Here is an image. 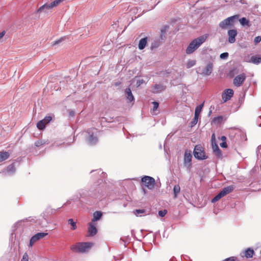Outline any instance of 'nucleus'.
I'll return each instance as SVG.
<instances>
[{
	"mask_svg": "<svg viewBox=\"0 0 261 261\" xmlns=\"http://www.w3.org/2000/svg\"><path fill=\"white\" fill-rule=\"evenodd\" d=\"M66 0H54L50 2H48L40 7L36 11V15H48L50 14L54 9L61 5Z\"/></svg>",
	"mask_w": 261,
	"mask_h": 261,
	"instance_id": "nucleus-1",
	"label": "nucleus"
},
{
	"mask_svg": "<svg viewBox=\"0 0 261 261\" xmlns=\"http://www.w3.org/2000/svg\"><path fill=\"white\" fill-rule=\"evenodd\" d=\"M207 34L201 36L191 42L188 46L186 52L188 55L193 53L206 40Z\"/></svg>",
	"mask_w": 261,
	"mask_h": 261,
	"instance_id": "nucleus-2",
	"label": "nucleus"
},
{
	"mask_svg": "<svg viewBox=\"0 0 261 261\" xmlns=\"http://www.w3.org/2000/svg\"><path fill=\"white\" fill-rule=\"evenodd\" d=\"M92 245L93 244L90 242L77 243L72 246L71 249L75 252L84 253L88 251Z\"/></svg>",
	"mask_w": 261,
	"mask_h": 261,
	"instance_id": "nucleus-3",
	"label": "nucleus"
},
{
	"mask_svg": "<svg viewBox=\"0 0 261 261\" xmlns=\"http://www.w3.org/2000/svg\"><path fill=\"white\" fill-rule=\"evenodd\" d=\"M234 186L233 185L225 187L223 190L218 193L212 200V202H215L220 200L227 194L231 193L234 189Z\"/></svg>",
	"mask_w": 261,
	"mask_h": 261,
	"instance_id": "nucleus-4",
	"label": "nucleus"
},
{
	"mask_svg": "<svg viewBox=\"0 0 261 261\" xmlns=\"http://www.w3.org/2000/svg\"><path fill=\"white\" fill-rule=\"evenodd\" d=\"M97 129L95 128H92L88 130V137L87 138V141L91 145H95L98 141L96 133Z\"/></svg>",
	"mask_w": 261,
	"mask_h": 261,
	"instance_id": "nucleus-5",
	"label": "nucleus"
},
{
	"mask_svg": "<svg viewBox=\"0 0 261 261\" xmlns=\"http://www.w3.org/2000/svg\"><path fill=\"white\" fill-rule=\"evenodd\" d=\"M193 153L195 158L198 160H204L207 158L205 154L203 148L200 145H196L195 147Z\"/></svg>",
	"mask_w": 261,
	"mask_h": 261,
	"instance_id": "nucleus-6",
	"label": "nucleus"
},
{
	"mask_svg": "<svg viewBox=\"0 0 261 261\" xmlns=\"http://www.w3.org/2000/svg\"><path fill=\"white\" fill-rule=\"evenodd\" d=\"M142 182L145 187L150 190L154 188L155 184L154 179L153 177L148 176H145L143 177L142 178Z\"/></svg>",
	"mask_w": 261,
	"mask_h": 261,
	"instance_id": "nucleus-7",
	"label": "nucleus"
},
{
	"mask_svg": "<svg viewBox=\"0 0 261 261\" xmlns=\"http://www.w3.org/2000/svg\"><path fill=\"white\" fill-rule=\"evenodd\" d=\"M192 155L191 151L186 150L184 154V164L187 169L189 170L192 165Z\"/></svg>",
	"mask_w": 261,
	"mask_h": 261,
	"instance_id": "nucleus-8",
	"label": "nucleus"
},
{
	"mask_svg": "<svg viewBox=\"0 0 261 261\" xmlns=\"http://www.w3.org/2000/svg\"><path fill=\"white\" fill-rule=\"evenodd\" d=\"M236 17H227L219 23V27L222 29H226L233 25L234 18Z\"/></svg>",
	"mask_w": 261,
	"mask_h": 261,
	"instance_id": "nucleus-9",
	"label": "nucleus"
},
{
	"mask_svg": "<svg viewBox=\"0 0 261 261\" xmlns=\"http://www.w3.org/2000/svg\"><path fill=\"white\" fill-rule=\"evenodd\" d=\"M246 78V76L245 73H243L240 74L234 77L233 81V84L237 87H240L245 81Z\"/></svg>",
	"mask_w": 261,
	"mask_h": 261,
	"instance_id": "nucleus-10",
	"label": "nucleus"
},
{
	"mask_svg": "<svg viewBox=\"0 0 261 261\" xmlns=\"http://www.w3.org/2000/svg\"><path fill=\"white\" fill-rule=\"evenodd\" d=\"M53 119L51 116H47L43 119L38 122L37 124V128L40 130L44 129L45 125L50 122Z\"/></svg>",
	"mask_w": 261,
	"mask_h": 261,
	"instance_id": "nucleus-11",
	"label": "nucleus"
},
{
	"mask_svg": "<svg viewBox=\"0 0 261 261\" xmlns=\"http://www.w3.org/2000/svg\"><path fill=\"white\" fill-rule=\"evenodd\" d=\"M48 234L45 232H39L33 236L30 239L29 247H32L33 244L37 241L42 239Z\"/></svg>",
	"mask_w": 261,
	"mask_h": 261,
	"instance_id": "nucleus-12",
	"label": "nucleus"
},
{
	"mask_svg": "<svg viewBox=\"0 0 261 261\" xmlns=\"http://www.w3.org/2000/svg\"><path fill=\"white\" fill-rule=\"evenodd\" d=\"M233 95V91L231 89H226L222 94V98L224 102L229 100Z\"/></svg>",
	"mask_w": 261,
	"mask_h": 261,
	"instance_id": "nucleus-13",
	"label": "nucleus"
},
{
	"mask_svg": "<svg viewBox=\"0 0 261 261\" xmlns=\"http://www.w3.org/2000/svg\"><path fill=\"white\" fill-rule=\"evenodd\" d=\"M237 31L235 29L229 30L228 31V41L230 43H233L236 41V37L237 35Z\"/></svg>",
	"mask_w": 261,
	"mask_h": 261,
	"instance_id": "nucleus-14",
	"label": "nucleus"
},
{
	"mask_svg": "<svg viewBox=\"0 0 261 261\" xmlns=\"http://www.w3.org/2000/svg\"><path fill=\"white\" fill-rule=\"evenodd\" d=\"M166 88V86L163 84H155L152 87V92L154 93H159L164 91Z\"/></svg>",
	"mask_w": 261,
	"mask_h": 261,
	"instance_id": "nucleus-15",
	"label": "nucleus"
},
{
	"mask_svg": "<svg viewBox=\"0 0 261 261\" xmlns=\"http://www.w3.org/2000/svg\"><path fill=\"white\" fill-rule=\"evenodd\" d=\"M213 69V64L211 62H209L203 68L201 73L204 75H209L212 73Z\"/></svg>",
	"mask_w": 261,
	"mask_h": 261,
	"instance_id": "nucleus-16",
	"label": "nucleus"
},
{
	"mask_svg": "<svg viewBox=\"0 0 261 261\" xmlns=\"http://www.w3.org/2000/svg\"><path fill=\"white\" fill-rule=\"evenodd\" d=\"M212 146L215 155L218 158L221 159L222 158V152L216 143L213 142V145H212Z\"/></svg>",
	"mask_w": 261,
	"mask_h": 261,
	"instance_id": "nucleus-17",
	"label": "nucleus"
},
{
	"mask_svg": "<svg viewBox=\"0 0 261 261\" xmlns=\"http://www.w3.org/2000/svg\"><path fill=\"white\" fill-rule=\"evenodd\" d=\"M96 223L90 222L89 223L88 233L89 236H94L97 233V229L96 228Z\"/></svg>",
	"mask_w": 261,
	"mask_h": 261,
	"instance_id": "nucleus-18",
	"label": "nucleus"
},
{
	"mask_svg": "<svg viewBox=\"0 0 261 261\" xmlns=\"http://www.w3.org/2000/svg\"><path fill=\"white\" fill-rule=\"evenodd\" d=\"M102 216V213L100 211H96L93 213V218L91 222L95 223V222L100 220Z\"/></svg>",
	"mask_w": 261,
	"mask_h": 261,
	"instance_id": "nucleus-19",
	"label": "nucleus"
},
{
	"mask_svg": "<svg viewBox=\"0 0 261 261\" xmlns=\"http://www.w3.org/2000/svg\"><path fill=\"white\" fill-rule=\"evenodd\" d=\"M243 255L245 257H246L247 258H249L251 257H252L254 252V250L251 248H248L247 250H246L245 251H244L243 253Z\"/></svg>",
	"mask_w": 261,
	"mask_h": 261,
	"instance_id": "nucleus-20",
	"label": "nucleus"
},
{
	"mask_svg": "<svg viewBox=\"0 0 261 261\" xmlns=\"http://www.w3.org/2000/svg\"><path fill=\"white\" fill-rule=\"evenodd\" d=\"M147 40H148L147 37H145V38H142L140 40L139 44H138V48L139 49L142 50L145 47V46L147 44Z\"/></svg>",
	"mask_w": 261,
	"mask_h": 261,
	"instance_id": "nucleus-21",
	"label": "nucleus"
},
{
	"mask_svg": "<svg viewBox=\"0 0 261 261\" xmlns=\"http://www.w3.org/2000/svg\"><path fill=\"white\" fill-rule=\"evenodd\" d=\"M125 92L126 95V98L129 102H131L134 100V96L130 88H126L125 89Z\"/></svg>",
	"mask_w": 261,
	"mask_h": 261,
	"instance_id": "nucleus-22",
	"label": "nucleus"
},
{
	"mask_svg": "<svg viewBox=\"0 0 261 261\" xmlns=\"http://www.w3.org/2000/svg\"><path fill=\"white\" fill-rule=\"evenodd\" d=\"M10 154L7 151L0 152V163L9 158Z\"/></svg>",
	"mask_w": 261,
	"mask_h": 261,
	"instance_id": "nucleus-23",
	"label": "nucleus"
},
{
	"mask_svg": "<svg viewBox=\"0 0 261 261\" xmlns=\"http://www.w3.org/2000/svg\"><path fill=\"white\" fill-rule=\"evenodd\" d=\"M239 21L241 24L244 27H249L251 25L249 20L246 19V17H242L239 19Z\"/></svg>",
	"mask_w": 261,
	"mask_h": 261,
	"instance_id": "nucleus-24",
	"label": "nucleus"
},
{
	"mask_svg": "<svg viewBox=\"0 0 261 261\" xmlns=\"http://www.w3.org/2000/svg\"><path fill=\"white\" fill-rule=\"evenodd\" d=\"M168 29L167 25H164L161 30L160 38L161 40H163L165 37V34Z\"/></svg>",
	"mask_w": 261,
	"mask_h": 261,
	"instance_id": "nucleus-25",
	"label": "nucleus"
},
{
	"mask_svg": "<svg viewBox=\"0 0 261 261\" xmlns=\"http://www.w3.org/2000/svg\"><path fill=\"white\" fill-rule=\"evenodd\" d=\"M133 213L136 216H140L141 217L143 215H145L146 211L144 209L136 210L134 211Z\"/></svg>",
	"mask_w": 261,
	"mask_h": 261,
	"instance_id": "nucleus-26",
	"label": "nucleus"
},
{
	"mask_svg": "<svg viewBox=\"0 0 261 261\" xmlns=\"http://www.w3.org/2000/svg\"><path fill=\"white\" fill-rule=\"evenodd\" d=\"M203 107V103H202L199 106H198L196 108L195 111V116H196V117H199V116L201 112Z\"/></svg>",
	"mask_w": 261,
	"mask_h": 261,
	"instance_id": "nucleus-27",
	"label": "nucleus"
},
{
	"mask_svg": "<svg viewBox=\"0 0 261 261\" xmlns=\"http://www.w3.org/2000/svg\"><path fill=\"white\" fill-rule=\"evenodd\" d=\"M180 188L178 185H176L173 188V192L174 194V198H176L177 197V195L180 193Z\"/></svg>",
	"mask_w": 261,
	"mask_h": 261,
	"instance_id": "nucleus-28",
	"label": "nucleus"
},
{
	"mask_svg": "<svg viewBox=\"0 0 261 261\" xmlns=\"http://www.w3.org/2000/svg\"><path fill=\"white\" fill-rule=\"evenodd\" d=\"M251 62L254 64H259L261 63V57L252 56L251 58Z\"/></svg>",
	"mask_w": 261,
	"mask_h": 261,
	"instance_id": "nucleus-29",
	"label": "nucleus"
},
{
	"mask_svg": "<svg viewBox=\"0 0 261 261\" xmlns=\"http://www.w3.org/2000/svg\"><path fill=\"white\" fill-rule=\"evenodd\" d=\"M222 119H223V118L222 116H218V117H215L214 118H213V119L212 121V123L215 124H219L222 121Z\"/></svg>",
	"mask_w": 261,
	"mask_h": 261,
	"instance_id": "nucleus-30",
	"label": "nucleus"
},
{
	"mask_svg": "<svg viewBox=\"0 0 261 261\" xmlns=\"http://www.w3.org/2000/svg\"><path fill=\"white\" fill-rule=\"evenodd\" d=\"M196 64V61L194 60H189L188 61L186 66L187 68H190Z\"/></svg>",
	"mask_w": 261,
	"mask_h": 261,
	"instance_id": "nucleus-31",
	"label": "nucleus"
},
{
	"mask_svg": "<svg viewBox=\"0 0 261 261\" xmlns=\"http://www.w3.org/2000/svg\"><path fill=\"white\" fill-rule=\"evenodd\" d=\"M66 38H67V37L66 36L62 37L60 38V39H59L58 40L53 41L51 43V44L53 46L57 45V44L60 43L61 42H62L63 41L65 40Z\"/></svg>",
	"mask_w": 261,
	"mask_h": 261,
	"instance_id": "nucleus-32",
	"label": "nucleus"
},
{
	"mask_svg": "<svg viewBox=\"0 0 261 261\" xmlns=\"http://www.w3.org/2000/svg\"><path fill=\"white\" fill-rule=\"evenodd\" d=\"M160 45V41L158 40L154 41L151 45L150 48L151 50H153L154 48H156L158 47Z\"/></svg>",
	"mask_w": 261,
	"mask_h": 261,
	"instance_id": "nucleus-33",
	"label": "nucleus"
},
{
	"mask_svg": "<svg viewBox=\"0 0 261 261\" xmlns=\"http://www.w3.org/2000/svg\"><path fill=\"white\" fill-rule=\"evenodd\" d=\"M46 143V141H45L43 140H39L35 142V145L36 147H40L43 146V145L45 144Z\"/></svg>",
	"mask_w": 261,
	"mask_h": 261,
	"instance_id": "nucleus-34",
	"label": "nucleus"
},
{
	"mask_svg": "<svg viewBox=\"0 0 261 261\" xmlns=\"http://www.w3.org/2000/svg\"><path fill=\"white\" fill-rule=\"evenodd\" d=\"M68 224H70L72 227V230H75L76 228V222H75L72 219H69L68 220Z\"/></svg>",
	"mask_w": 261,
	"mask_h": 261,
	"instance_id": "nucleus-35",
	"label": "nucleus"
},
{
	"mask_svg": "<svg viewBox=\"0 0 261 261\" xmlns=\"http://www.w3.org/2000/svg\"><path fill=\"white\" fill-rule=\"evenodd\" d=\"M7 171L9 172H14L15 171V167L13 165H10L8 167H7Z\"/></svg>",
	"mask_w": 261,
	"mask_h": 261,
	"instance_id": "nucleus-36",
	"label": "nucleus"
},
{
	"mask_svg": "<svg viewBox=\"0 0 261 261\" xmlns=\"http://www.w3.org/2000/svg\"><path fill=\"white\" fill-rule=\"evenodd\" d=\"M167 213V211L166 210H164L163 211H160L159 212V215L160 217H163L166 215Z\"/></svg>",
	"mask_w": 261,
	"mask_h": 261,
	"instance_id": "nucleus-37",
	"label": "nucleus"
},
{
	"mask_svg": "<svg viewBox=\"0 0 261 261\" xmlns=\"http://www.w3.org/2000/svg\"><path fill=\"white\" fill-rule=\"evenodd\" d=\"M198 117H196V116L194 115V118L191 122V125L194 126L195 124H196V123L198 122Z\"/></svg>",
	"mask_w": 261,
	"mask_h": 261,
	"instance_id": "nucleus-38",
	"label": "nucleus"
},
{
	"mask_svg": "<svg viewBox=\"0 0 261 261\" xmlns=\"http://www.w3.org/2000/svg\"><path fill=\"white\" fill-rule=\"evenodd\" d=\"M152 104H153V111H156L158 109V107H159V103L158 102H156V101H153V102H152Z\"/></svg>",
	"mask_w": 261,
	"mask_h": 261,
	"instance_id": "nucleus-39",
	"label": "nucleus"
},
{
	"mask_svg": "<svg viewBox=\"0 0 261 261\" xmlns=\"http://www.w3.org/2000/svg\"><path fill=\"white\" fill-rule=\"evenodd\" d=\"M228 57V53H224L220 55V57L221 59H224L227 58Z\"/></svg>",
	"mask_w": 261,
	"mask_h": 261,
	"instance_id": "nucleus-40",
	"label": "nucleus"
},
{
	"mask_svg": "<svg viewBox=\"0 0 261 261\" xmlns=\"http://www.w3.org/2000/svg\"><path fill=\"white\" fill-rule=\"evenodd\" d=\"M29 260V256L27 253H24L22 256V258L21 259V261H28Z\"/></svg>",
	"mask_w": 261,
	"mask_h": 261,
	"instance_id": "nucleus-41",
	"label": "nucleus"
},
{
	"mask_svg": "<svg viewBox=\"0 0 261 261\" xmlns=\"http://www.w3.org/2000/svg\"><path fill=\"white\" fill-rule=\"evenodd\" d=\"M254 43L255 44H257L261 41V37L260 36H257L254 39Z\"/></svg>",
	"mask_w": 261,
	"mask_h": 261,
	"instance_id": "nucleus-42",
	"label": "nucleus"
},
{
	"mask_svg": "<svg viewBox=\"0 0 261 261\" xmlns=\"http://www.w3.org/2000/svg\"><path fill=\"white\" fill-rule=\"evenodd\" d=\"M144 81L143 79H140V80H138L137 81V87H139L140 86L141 84H142L143 83H144Z\"/></svg>",
	"mask_w": 261,
	"mask_h": 261,
	"instance_id": "nucleus-43",
	"label": "nucleus"
},
{
	"mask_svg": "<svg viewBox=\"0 0 261 261\" xmlns=\"http://www.w3.org/2000/svg\"><path fill=\"white\" fill-rule=\"evenodd\" d=\"M5 34H6V32L5 31H3L0 33V42H2L3 38Z\"/></svg>",
	"mask_w": 261,
	"mask_h": 261,
	"instance_id": "nucleus-44",
	"label": "nucleus"
},
{
	"mask_svg": "<svg viewBox=\"0 0 261 261\" xmlns=\"http://www.w3.org/2000/svg\"><path fill=\"white\" fill-rule=\"evenodd\" d=\"M220 145L222 148H226L227 147V145L226 142H222L220 144Z\"/></svg>",
	"mask_w": 261,
	"mask_h": 261,
	"instance_id": "nucleus-45",
	"label": "nucleus"
},
{
	"mask_svg": "<svg viewBox=\"0 0 261 261\" xmlns=\"http://www.w3.org/2000/svg\"><path fill=\"white\" fill-rule=\"evenodd\" d=\"M258 126L261 127V116H259L257 120Z\"/></svg>",
	"mask_w": 261,
	"mask_h": 261,
	"instance_id": "nucleus-46",
	"label": "nucleus"
},
{
	"mask_svg": "<svg viewBox=\"0 0 261 261\" xmlns=\"http://www.w3.org/2000/svg\"><path fill=\"white\" fill-rule=\"evenodd\" d=\"M213 142H216L215 134H213L212 136V145H213Z\"/></svg>",
	"mask_w": 261,
	"mask_h": 261,
	"instance_id": "nucleus-47",
	"label": "nucleus"
},
{
	"mask_svg": "<svg viewBox=\"0 0 261 261\" xmlns=\"http://www.w3.org/2000/svg\"><path fill=\"white\" fill-rule=\"evenodd\" d=\"M221 140H222V142H226V138L225 136H222L220 138Z\"/></svg>",
	"mask_w": 261,
	"mask_h": 261,
	"instance_id": "nucleus-48",
	"label": "nucleus"
},
{
	"mask_svg": "<svg viewBox=\"0 0 261 261\" xmlns=\"http://www.w3.org/2000/svg\"><path fill=\"white\" fill-rule=\"evenodd\" d=\"M240 2L242 4H244V0H241L240 1Z\"/></svg>",
	"mask_w": 261,
	"mask_h": 261,
	"instance_id": "nucleus-49",
	"label": "nucleus"
},
{
	"mask_svg": "<svg viewBox=\"0 0 261 261\" xmlns=\"http://www.w3.org/2000/svg\"><path fill=\"white\" fill-rule=\"evenodd\" d=\"M143 191L144 192V193L146 194V191H145V190L144 189H143Z\"/></svg>",
	"mask_w": 261,
	"mask_h": 261,
	"instance_id": "nucleus-50",
	"label": "nucleus"
},
{
	"mask_svg": "<svg viewBox=\"0 0 261 261\" xmlns=\"http://www.w3.org/2000/svg\"><path fill=\"white\" fill-rule=\"evenodd\" d=\"M72 0H66L65 1H67L68 2L71 1Z\"/></svg>",
	"mask_w": 261,
	"mask_h": 261,
	"instance_id": "nucleus-51",
	"label": "nucleus"
},
{
	"mask_svg": "<svg viewBox=\"0 0 261 261\" xmlns=\"http://www.w3.org/2000/svg\"><path fill=\"white\" fill-rule=\"evenodd\" d=\"M233 16L236 17V16H238L237 15H233Z\"/></svg>",
	"mask_w": 261,
	"mask_h": 261,
	"instance_id": "nucleus-52",
	"label": "nucleus"
}]
</instances>
